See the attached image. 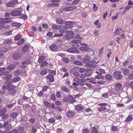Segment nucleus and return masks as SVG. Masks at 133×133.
<instances>
[{
    "label": "nucleus",
    "instance_id": "7",
    "mask_svg": "<svg viewBox=\"0 0 133 133\" xmlns=\"http://www.w3.org/2000/svg\"><path fill=\"white\" fill-rule=\"evenodd\" d=\"M22 11L14 10L11 12V14L12 16H18L19 18L22 15Z\"/></svg>",
    "mask_w": 133,
    "mask_h": 133
},
{
    "label": "nucleus",
    "instance_id": "36",
    "mask_svg": "<svg viewBox=\"0 0 133 133\" xmlns=\"http://www.w3.org/2000/svg\"><path fill=\"white\" fill-rule=\"evenodd\" d=\"M122 30L121 28H118L115 31V34L116 35H118L119 34L120 31Z\"/></svg>",
    "mask_w": 133,
    "mask_h": 133
},
{
    "label": "nucleus",
    "instance_id": "18",
    "mask_svg": "<svg viewBox=\"0 0 133 133\" xmlns=\"http://www.w3.org/2000/svg\"><path fill=\"white\" fill-rule=\"evenodd\" d=\"M122 70L123 72V74L125 75H127L130 73V71L127 68H122Z\"/></svg>",
    "mask_w": 133,
    "mask_h": 133
},
{
    "label": "nucleus",
    "instance_id": "22",
    "mask_svg": "<svg viewBox=\"0 0 133 133\" xmlns=\"http://www.w3.org/2000/svg\"><path fill=\"white\" fill-rule=\"evenodd\" d=\"M75 109L77 111H80L82 110L83 108V107L79 105H76L75 107Z\"/></svg>",
    "mask_w": 133,
    "mask_h": 133
},
{
    "label": "nucleus",
    "instance_id": "57",
    "mask_svg": "<svg viewBox=\"0 0 133 133\" xmlns=\"http://www.w3.org/2000/svg\"><path fill=\"white\" fill-rule=\"evenodd\" d=\"M63 34H56L54 35V37H60L63 36Z\"/></svg>",
    "mask_w": 133,
    "mask_h": 133
},
{
    "label": "nucleus",
    "instance_id": "27",
    "mask_svg": "<svg viewBox=\"0 0 133 133\" xmlns=\"http://www.w3.org/2000/svg\"><path fill=\"white\" fill-rule=\"evenodd\" d=\"M22 71L20 69L16 70L14 72V75L16 76H18L20 75L22 73Z\"/></svg>",
    "mask_w": 133,
    "mask_h": 133
},
{
    "label": "nucleus",
    "instance_id": "42",
    "mask_svg": "<svg viewBox=\"0 0 133 133\" xmlns=\"http://www.w3.org/2000/svg\"><path fill=\"white\" fill-rule=\"evenodd\" d=\"M19 18H21L22 19H23L24 20H26L27 18V16L25 15H23L22 13V15L20 17H19Z\"/></svg>",
    "mask_w": 133,
    "mask_h": 133
},
{
    "label": "nucleus",
    "instance_id": "50",
    "mask_svg": "<svg viewBox=\"0 0 133 133\" xmlns=\"http://www.w3.org/2000/svg\"><path fill=\"white\" fill-rule=\"evenodd\" d=\"M84 75L85 77H88L90 76L91 75V73L90 72L87 71L84 73Z\"/></svg>",
    "mask_w": 133,
    "mask_h": 133
},
{
    "label": "nucleus",
    "instance_id": "9",
    "mask_svg": "<svg viewBox=\"0 0 133 133\" xmlns=\"http://www.w3.org/2000/svg\"><path fill=\"white\" fill-rule=\"evenodd\" d=\"M68 52L71 53H76L79 52L78 49L75 48H71L66 50Z\"/></svg>",
    "mask_w": 133,
    "mask_h": 133
},
{
    "label": "nucleus",
    "instance_id": "56",
    "mask_svg": "<svg viewBox=\"0 0 133 133\" xmlns=\"http://www.w3.org/2000/svg\"><path fill=\"white\" fill-rule=\"evenodd\" d=\"M47 72V71L46 70L44 69L41 72V75H44Z\"/></svg>",
    "mask_w": 133,
    "mask_h": 133
},
{
    "label": "nucleus",
    "instance_id": "60",
    "mask_svg": "<svg viewBox=\"0 0 133 133\" xmlns=\"http://www.w3.org/2000/svg\"><path fill=\"white\" fill-rule=\"evenodd\" d=\"M98 7L96 6L95 3L93 4V10L95 11H96L98 9Z\"/></svg>",
    "mask_w": 133,
    "mask_h": 133
},
{
    "label": "nucleus",
    "instance_id": "52",
    "mask_svg": "<svg viewBox=\"0 0 133 133\" xmlns=\"http://www.w3.org/2000/svg\"><path fill=\"white\" fill-rule=\"evenodd\" d=\"M95 78L97 79H103L104 78V76L100 75H98L95 76Z\"/></svg>",
    "mask_w": 133,
    "mask_h": 133
},
{
    "label": "nucleus",
    "instance_id": "13",
    "mask_svg": "<svg viewBox=\"0 0 133 133\" xmlns=\"http://www.w3.org/2000/svg\"><path fill=\"white\" fill-rule=\"evenodd\" d=\"M30 61L29 59H28L25 62H23L22 63V65L21 67L22 69H24L25 67V65L29 64L30 63Z\"/></svg>",
    "mask_w": 133,
    "mask_h": 133
},
{
    "label": "nucleus",
    "instance_id": "44",
    "mask_svg": "<svg viewBox=\"0 0 133 133\" xmlns=\"http://www.w3.org/2000/svg\"><path fill=\"white\" fill-rule=\"evenodd\" d=\"M106 109V107H101L98 109V110L99 111H101L105 110Z\"/></svg>",
    "mask_w": 133,
    "mask_h": 133
},
{
    "label": "nucleus",
    "instance_id": "51",
    "mask_svg": "<svg viewBox=\"0 0 133 133\" xmlns=\"http://www.w3.org/2000/svg\"><path fill=\"white\" fill-rule=\"evenodd\" d=\"M56 109L60 112H61L63 111V113L65 112V111L64 110H63L62 109L59 107L56 106Z\"/></svg>",
    "mask_w": 133,
    "mask_h": 133
},
{
    "label": "nucleus",
    "instance_id": "8",
    "mask_svg": "<svg viewBox=\"0 0 133 133\" xmlns=\"http://www.w3.org/2000/svg\"><path fill=\"white\" fill-rule=\"evenodd\" d=\"M82 46L79 48V49L83 51H86L89 49V48L87 46V44L83 43L81 44Z\"/></svg>",
    "mask_w": 133,
    "mask_h": 133
},
{
    "label": "nucleus",
    "instance_id": "25",
    "mask_svg": "<svg viewBox=\"0 0 133 133\" xmlns=\"http://www.w3.org/2000/svg\"><path fill=\"white\" fill-rule=\"evenodd\" d=\"M57 22L59 24H62L63 23V19L61 18H57L56 19Z\"/></svg>",
    "mask_w": 133,
    "mask_h": 133
},
{
    "label": "nucleus",
    "instance_id": "38",
    "mask_svg": "<svg viewBox=\"0 0 133 133\" xmlns=\"http://www.w3.org/2000/svg\"><path fill=\"white\" fill-rule=\"evenodd\" d=\"M0 21L2 24L6 23L8 22L7 19L6 18H1V19Z\"/></svg>",
    "mask_w": 133,
    "mask_h": 133
},
{
    "label": "nucleus",
    "instance_id": "40",
    "mask_svg": "<svg viewBox=\"0 0 133 133\" xmlns=\"http://www.w3.org/2000/svg\"><path fill=\"white\" fill-rule=\"evenodd\" d=\"M44 59V56H42L39 58L38 60V62L40 63H41Z\"/></svg>",
    "mask_w": 133,
    "mask_h": 133
},
{
    "label": "nucleus",
    "instance_id": "45",
    "mask_svg": "<svg viewBox=\"0 0 133 133\" xmlns=\"http://www.w3.org/2000/svg\"><path fill=\"white\" fill-rule=\"evenodd\" d=\"M17 116V114L16 112H13L10 115L11 117L13 118H16Z\"/></svg>",
    "mask_w": 133,
    "mask_h": 133
},
{
    "label": "nucleus",
    "instance_id": "19",
    "mask_svg": "<svg viewBox=\"0 0 133 133\" xmlns=\"http://www.w3.org/2000/svg\"><path fill=\"white\" fill-rule=\"evenodd\" d=\"M28 46L27 45H24L22 48V51L23 53L25 52L28 50Z\"/></svg>",
    "mask_w": 133,
    "mask_h": 133
},
{
    "label": "nucleus",
    "instance_id": "32",
    "mask_svg": "<svg viewBox=\"0 0 133 133\" xmlns=\"http://www.w3.org/2000/svg\"><path fill=\"white\" fill-rule=\"evenodd\" d=\"M46 77L47 79H49L50 81L51 82H52L54 81L53 77L52 75L48 76Z\"/></svg>",
    "mask_w": 133,
    "mask_h": 133
},
{
    "label": "nucleus",
    "instance_id": "28",
    "mask_svg": "<svg viewBox=\"0 0 133 133\" xmlns=\"http://www.w3.org/2000/svg\"><path fill=\"white\" fill-rule=\"evenodd\" d=\"M89 71V69H86L85 68H82L79 70V72L81 73H82L85 71Z\"/></svg>",
    "mask_w": 133,
    "mask_h": 133
},
{
    "label": "nucleus",
    "instance_id": "55",
    "mask_svg": "<svg viewBox=\"0 0 133 133\" xmlns=\"http://www.w3.org/2000/svg\"><path fill=\"white\" fill-rule=\"evenodd\" d=\"M48 64V63L46 61H44L42 63L41 66L43 67L47 65Z\"/></svg>",
    "mask_w": 133,
    "mask_h": 133
},
{
    "label": "nucleus",
    "instance_id": "33",
    "mask_svg": "<svg viewBox=\"0 0 133 133\" xmlns=\"http://www.w3.org/2000/svg\"><path fill=\"white\" fill-rule=\"evenodd\" d=\"M99 72L98 71L96 72V73L98 74H104L105 71L104 70L102 69H100L99 70Z\"/></svg>",
    "mask_w": 133,
    "mask_h": 133
},
{
    "label": "nucleus",
    "instance_id": "64",
    "mask_svg": "<svg viewBox=\"0 0 133 133\" xmlns=\"http://www.w3.org/2000/svg\"><path fill=\"white\" fill-rule=\"evenodd\" d=\"M55 104L57 105H60L61 104V102L59 101H56L55 103Z\"/></svg>",
    "mask_w": 133,
    "mask_h": 133
},
{
    "label": "nucleus",
    "instance_id": "58",
    "mask_svg": "<svg viewBox=\"0 0 133 133\" xmlns=\"http://www.w3.org/2000/svg\"><path fill=\"white\" fill-rule=\"evenodd\" d=\"M12 76V75L11 74H9L7 75L4 77L6 79H8L10 78Z\"/></svg>",
    "mask_w": 133,
    "mask_h": 133
},
{
    "label": "nucleus",
    "instance_id": "5",
    "mask_svg": "<svg viewBox=\"0 0 133 133\" xmlns=\"http://www.w3.org/2000/svg\"><path fill=\"white\" fill-rule=\"evenodd\" d=\"M63 101L66 102H70L71 103H72L75 102V99L72 96L68 95L67 97L63 99Z\"/></svg>",
    "mask_w": 133,
    "mask_h": 133
},
{
    "label": "nucleus",
    "instance_id": "41",
    "mask_svg": "<svg viewBox=\"0 0 133 133\" xmlns=\"http://www.w3.org/2000/svg\"><path fill=\"white\" fill-rule=\"evenodd\" d=\"M124 101L125 103H127L130 102L131 100L129 98L127 97L125 98Z\"/></svg>",
    "mask_w": 133,
    "mask_h": 133
},
{
    "label": "nucleus",
    "instance_id": "26",
    "mask_svg": "<svg viewBox=\"0 0 133 133\" xmlns=\"http://www.w3.org/2000/svg\"><path fill=\"white\" fill-rule=\"evenodd\" d=\"M13 58L15 60L19 59L20 57L17 53L15 54L13 56Z\"/></svg>",
    "mask_w": 133,
    "mask_h": 133
},
{
    "label": "nucleus",
    "instance_id": "3",
    "mask_svg": "<svg viewBox=\"0 0 133 133\" xmlns=\"http://www.w3.org/2000/svg\"><path fill=\"white\" fill-rule=\"evenodd\" d=\"M74 35V34L72 31H67L65 35H64V37L67 39H69L72 38Z\"/></svg>",
    "mask_w": 133,
    "mask_h": 133
},
{
    "label": "nucleus",
    "instance_id": "6",
    "mask_svg": "<svg viewBox=\"0 0 133 133\" xmlns=\"http://www.w3.org/2000/svg\"><path fill=\"white\" fill-rule=\"evenodd\" d=\"M121 72L120 71H116L114 72V75L116 79H120L122 78V75L121 74Z\"/></svg>",
    "mask_w": 133,
    "mask_h": 133
},
{
    "label": "nucleus",
    "instance_id": "61",
    "mask_svg": "<svg viewBox=\"0 0 133 133\" xmlns=\"http://www.w3.org/2000/svg\"><path fill=\"white\" fill-rule=\"evenodd\" d=\"M80 0H74L72 2V4L74 5H75Z\"/></svg>",
    "mask_w": 133,
    "mask_h": 133
},
{
    "label": "nucleus",
    "instance_id": "30",
    "mask_svg": "<svg viewBox=\"0 0 133 133\" xmlns=\"http://www.w3.org/2000/svg\"><path fill=\"white\" fill-rule=\"evenodd\" d=\"M16 67V65L14 64H12L9 66L7 68V69L9 70H12L15 68Z\"/></svg>",
    "mask_w": 133,
    "mask_h": 133
},
{
    "label": "nucleus",
    "instance_id": "24",
    "mask_svg": "<svg viewBox=\"0 0 133 133\" xmlns=\"http://www.w3.org/2000/svg\"><path fill=\"white\" fill-rule=\"evenodd\" d=\"M3 127L6 128V129H8L9 128H11V125L8 124L7 122H4Z\"/></svg>",
    "mask_w": 133,
    "mask_h": 133
},
{
    "label": "nucleus",
    "instance_id": "34",
    "mask_svg": "<svg viewBox=\"0 0 133 133\" xmlns=\"http://www.w3.org/2000/svg\"><path fill=\"white\" fill-rule=\"evenodd\" d=\"M132 118V116L131 115H129L127 118L125 120V121L126 122H129L130 121H131Z\"/></svg>",
    "mask_w": 133,
    "mask_h": 133
},
{
    "label": "nucleus",
    "instance_id": "29",
    "mask_svg": "<svg viewBox=\"0 0 133 133\" xmlns=\"http://www.w3.org/2000/svg\"><path fill=\"white\" fill-rule=\"evenodd\" d=\"M61 89L63 91L66 92H69L70 91L69 89L65 86L62 87Z\"/></svg>",
    "mask_w": 133,
    "mask_h": 133
},
{
    "label": "nucleus",
    "instance_id": "17",
    "mask_svg": "<svg viewBox=\"0 0 133 133\" xmlns=\"http://www.w3.org/2000/svg\"><path fill=\"white\" fill-rule=\"evenodd\" d=\"M49 48L52 51H56L57 48V46L55 44H54L49 46Z\"/></svg>",
    "mask_w": 133,
    "mask_h": 133
},
{
    "label": "nucleus",
    "instance_id": "35",
    "mask_svg": "<svg viewBox=\"0 0 133 133\" xmlns=\"http://www.w3.org/2000/svg\"><path fill=\"white\" fill-rule=\"evenodd\" d=\"M12 32L11 31H10L9 32H5L3 33V34L4 35L9 36L12 35Z\"/></svg>",
    "mask_w": 133,
    "mask_h": 133
},
{
    "label": "nucleus",
    "instance_id": "53",
    "mask_svg": "<svg viewBox=\"0 0 133 133\" xmlns=\"http://www.w3.org/2000/svg\"><path fill=\"white\" fill-rule=\"evenodd\" d=\"M24 41V39L22 38L19 41L17 42V44L18 45H21L23 43Z\"/></svg>",
    "mask_w": 133,
    "mask_h": 133
},
{
    "label": "nucleus",
    "instance_id": "2",
    "mask_svg": "<svg viewBox=\"0 0 133 133\" xmlns=\"http://www.w3.org/2000/svg\"><path fill=\"white\" fill-rule=\"evenodd\" d=\"M17 2L18 1L17 0H13L7 3L6 5L8 7L14 8L15 7V5Z\"/></svg>",
    "mask_w": 133,
    "mask_h": 133
},
{
    "label": "nucleus",
    "instance_id": "46",
    "mask_svg": "<svg viewBox=\"0 0 133 133\" xmlns=\"http://www.w3.org/2000/svg\"><path fill=\"white\" fill-rule=\"evenodd\" d=\"M74 63L75 64L79 66H81L82 65V63L79 61H75Z\"/></svg>",
    "mask_w": 133,
    "mask_h": 133
},
{
    "label": "nucleus",
    "instance_id": "10",
    "mask_svg": "<svg viewBox=\"0 0 133 133\" xmlns=\"http://www.w3.org/2000/svg\"><path fill=\"white\" fill-rule=\"evenodd\" d=\"M84 58L82 59L83 61L86 63H91V62L89 60L90 58V56L87 55H85L84 56Z\"/></svg>",
    "mask_w": 133,
    "mask_h": 133
},
{
    "label": "nucleus",
    "instance_id": "37",
    "mask_svg": "<svg viewBox=\"0 0 133 133\" xmlns=\"http://www.w3.org/2000/svg\"><path fill=\"white\" fill-rule=\"evenodd\" d=\"M16 102L11 104H6V107L8 108H11L16 104Z\"/></svg>",
    "mask_w": 133,
    "mask_h": 133
},
{
    "label": "nucleus",
    "instance_id": "12",
    "mask_svg": "<svg viewBox=\"0 0 133 133\" xmlns=\"http://www.w3.org/2000/svg\"><path fill=\"white\" fill-rule=\"evenodd\" d=\"M122 87V84L120 83H118L115 85V89L116 90L119 91Z\"/></svg>",
    "mask_w": 133,
    "mask_h": 133
},
{
    "label": "nucleus",
    "instance_id": "4",
    "mask_svg": "<svg viewBox=\"0 0 133 133\" xmlns=\"http://www.w3.org/2000/svg\"><path fill=\"white\" fill-rule=\"evenodd\" d=\"M75 24L74 21H66L65 23V25L64 27V29H70L73 27V25Z\"/></svg>",
    "mask_w": 133,
    "mask_h": 133
},
{
    "label": "nucleus",
    "instance_id": "16",
    "mask_svg": "<svg viewBox=\"0 0 133 133\" xmlns=\"http://www.w3.org/2000/svg\"><path fill=\"white\" fill-rule=\"evenodd\" d=\"M75 8V7L74 6L65 7L62 8V10L63 11H69L72 10Z\"/></svg>",
    "mask_w": 133,
    "mask_h": 133
},
{
    "label": "nucleus",
    "instance_id": "15",
    "mask_svg": "<svg viewBox=\"0 0 133 133\" xmlns=\"http://www.w3.org/2000/svg\"><path fill=\"white\" fill-rule=\"evenodd\" d=\"M79 41L78 40H73L71 42V44L72 46L75 47V48L79 46V44L78 43H79Z\"/></svg>",
    "mask_w": 133,
    "mask_h": 133
},
{
    "label": "nucleus",
    "instance_id": "54",
    "mask_svg": "<svg viewBox=\"0 0 133 133\" xmlns=\"http://www.w3.org/2000/svg\"><path fill=\"white\" fill-rule=\"evenodd\" d=\"M11 42L12 40L11 39H7L4 42V44H9Z\"/></svg>",
    "mask_w": 133,
    "mask_h": 133
},
{
    "label": "nucleus",
    "instance_id": "48",
    "mask_svg": "<svg viewBox=\"0 0 133 133\" xmlns=\"http://www.w3.org/2000/svg\"><path fill=\"white\" fill-rule=\"evenodd\" d=\"M105 78L108 80H110L112 78V77L110 75H107L105 76Z\"/></svg>",
    "mask_w": 133,
    "mask_h": 133
},
{
    "label": "nucleus",
    "instance_id": "31",
    "mask_svg": "<svg viewBox=\"0 0 133 133\" xmlns=\"http://www.w3.org/2000/svg\"><path fill=\"white\" fill-rule=\"evenodd\" d=\"M21 38V36L20 34H18L16 35L15 37V38L14 40L15 41H18Z\"/></svg>",
    "mask_w": 133,
    "mask_h": 133
},
{
    "label": "nucleus",
    "instance_id": "49",
    "mask_svg": "<svg viewBox=\"0 0 133 133\" xmlns=\"http://www.w3.org/2000/svg\"><path fill=\"white\" fill-rule=\"evenodd\" d=\"M92 133H97V128L95 127H93L91 130Z\"/></svg>",
    "mask_w": 133,
    "mask_h": 133
},
{
    "label": "nucleus",
    "instance_id": "39",
    "mask_svg": "<svg viewBox=\"0 0 133 133\" xmlns=\"http://www.w3.org/2000/svg\"><path fill=\"white\" fill-rule=\"evenodd\" d=\"M20 78L18 77H17L15 78H13L12 80V81L13 82L15 83L16 82H17L19 81L20 79Z\"/></svg>",
    "mask_w": 133,
    "mask_h": 133
},
{
    "label": "nucleus",
    "instance_id": "47",
    "mask_svg": "<svg viewBox=\"0 0 133 133\" xmlns=\"http://www.w3.org/2000/svg\"><path fill=\"white\" fill-rule=\"evenodd\" d=\"M24 130V128L23 127H19L18 128V131L19 133H23Z\"/></svg>",
    "mask_w": 133,
    "mask_h": 133
},
{
    "label": "nucleus",
    "instance_id": "1",
    "mask_svg": "<svg viewBox=\"0 0 133 133\" xmlns=\"http://www.w3.org/2000/svg\"><path fill=\"white\" fill-rule=\"evenodd\" d=\"M11 82L9 80H7L5 82V84L8 87L7 90L9 91V93L11 95H14L15 90L14 89V87L11 85Z\"/></svg>",
    "mask_w": 133,
    "mask_h": 133
},
{
    "label": "nucleus",
    "instance_id": "62",
    "mask_svg": "<svg viewBox=\"0 0 133 133\" xmlns=\"http://www.w3.org/2000/svg\"><path fill=\"white\" fill-rule=\"evenodd\" d=\"M51 98L52 100L54 101H55L56 100L55 96L54 94L51 95Z\"/></svg>",
    "mask_w": 133,
    "mask_h": 133
},
{
    "label": "nucleus",
    "instance_id": "59",
    "mask_svg": "<svg viewBox=\"0 0 133 133\" xmlns=\"http://www.w3.org/2000/svg\"><path fill=\"white\" fill-rule=\"evenodd\" d=\"M111 128L112 130L113 131H116L118 129L117 127L115 126H112Z\"/></svg>",
    "mask_w": 133,
    "mask_h": 133
},
{
    "label": "nucleus",
    "instance_id": "63",
    "mask_svg": "<svg viewBox=\"0 0 133 133\" xmlns=\"http://www.w3.org/2000/svg\"><path fill=\"white\" fill-rule=\"evenodd\" d=\"M89 131V130L88 129H85L83 130V133H88Z\"/></svg>",
    "mask_w": 133,
    "mask_h": 133
},
{
    "label": "nucleus",
    "instance_id": "23",
    "mask_svg": "<svg viewBox=\"0 0 133 133\" xmlns=\"http://www.w3.org/2000/svg\"><path fill=\"white\" fill-rule=\"evenodd\" d=\"M52 28L54 29L58 30L60 29L61 26L54 24L52 25Z\"/></svg>",
    "mask_w": 133,
    "mask_h": 133
},
{
    "label": "nucleus",
    "instance_id": "43",
    "mask_svg": "<svg viewBox=\"0 0 133 133\" xmlns=\"http://www.w3.org/2000/svg\"><path fill=\"white\" fill-rule=\"evenodd\" d=\"M44 104L45 106L47 107H50L51 106V104L49 102L47 101H44Z\"/></svg>",
    "mask_w": 133,
    "mask_h": 133
},
{
    "label": "nucleus",
    "instance_id": "14",
    "mask_svg": "<svg viewBox=\"0 0 133 133\" xmlns=\"http://www.w3.org/2000/svg\"><path fill=\"white\" fill-rule=\"evenodd\" d=\"M74 81L75 82H78V84H79L81 85H83V83L81 82V81L83 82H85L86 81V80L83 79H81L80 81V79L78 78H76L74 79Z\"/></svg>",
    "mask_w": 133,
    "mask_h": 133
},
{
    "label": "nucleus",
    "instance_id": "20",
    "mask_svg": "<svg viewBox=\"0 0 133 133\" xmlns=\"http://www.w3.org/2000/svg\"><path fill=\"white\" fill-rule=\"evenodd\" d=\"M7 110L6 108H3L0 110V116H2L6 112Z\"/></svg>",
    "mask_w": 133,
    "mask_h": 133
},
{
    "label": "nucleus",
    "instance_id": "21",
    "mask_svg": "<svg viewBox=\"0 0 133 133\" xmlns=\"http://www.w3.org/2000/svg\"><path fill=\"white\" fill-rule=\"evenodd\" d=\"M11 24L12 26H15L17 28H19L21 25V24L20 23L17 22L12 23Z\"/></svg>",
    "mask_w": 133,
    "mask_h": 133
},
{
    "label": "nucleus",
    "instance_id": "11",
    "mask_svg": "<svg viewBox=\"0 0 133 133\" xmlns=\"http://www.w3.org/2000/svg\"><path fill=\"white\" fill-rule=\"evenodd\" d=\"M74 112L71 111H69L66 114V116L69 118H71L74 116Z\"/></svg>",
    "mask_w": 133,
    "mask_h": 133
}]
</instances>
